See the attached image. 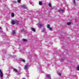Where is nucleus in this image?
Instances as JSON below:
<instances>
[{"label": "nucleus", "mask_w": 79, "mask_h": 79, "mask_svg": "<svg viewBox=\"0 0 79 79\" xmlns=\"http://www.w3.org/2000/svg\"><path fill=\"white\" fill-rule=\"evenodd\" d=\"M24 69H29V66L27 64L25 65L24 67Z\"/></svg>", "instance_id": "1"}, {"label": "nucleus", "mask_w": 79, "mask_h": 79, "mask_svg": "<svg viewBox=\"0 0 79 79\" xmlns=\"http://www.w3.org/2000/svg\"><path fill=\"white\" fill-rule=\"evenodd\" d=\"M47 28H48V29H49V31H52V28L51 27H50V25L48 24L47 25Z\"/></svg>", "instance_id": "2"}, {"label": "nucleus", "mask_w": 79, "mask_h": 79, "mask_svg": "<svg viewBox=\"0 0 79 79\" xmlns=\"http://www.w3.org/2000/svg\"><path fill=\"white\" fill-rule=\"evenodd\" d=\"M16 31L15 30H13L11 33L12 35H16Z\"/></svg>", "instance_id": "3"}, {"label": "nucleus", "mask_w": 79, "mask_h": 79, "mask_svg": "<svg viewBox=\"0 0 79 79\" xmlns=\"http://www.w3.org/2000/svg\"><path fill=\"white\" fill-rule=\"evenodd\" d=\"M44 26V24H42L41 23H39L38 24V27H42V26Z\"/></svg>", "instance_id": "4"}, {"label": "nucleus", "mask_w": 79, "mask_h": 79, "mask_svg": "<svg viewBox=\"0 0 79 79\" xmlns=\"http://www.w3.org/2000/svg\"><path fill=\"white\" fill-rule=\"evenodd\" d=\"M21 8H27V7L25 5H21Z\"/></svg>", "instance_id": "5"}, {"label": "nucleus", "mask_w": 79, "mask_h": 79, "mask_svg": "<svg viewBox=\"0 0 79 79\" xmlns=\"http://www.w3.org/2000/svg\"><path fill=\"white\" fill-rule=\"evenodd\" d=\"M3 76V74L2 73V70L0 69V77H2Z\"/></svg>", "instance_id": "6"}, {"label": "nucleus", "mask_w": 79, "mask_h": 79, "mask_svg": "<svg viewBox=\"0 0 79 79\" xmlns=\"http://www.w3.org/2000/svg\"><path fill=\"white\" fill-rule=\"evenodd\" d=\"M51 76V75H50V74H47L46 75V77H47L49 79H51V77H50Z\"/></svg>", "instance_id": "7"}, {"label": "nucleus", "mask_w": 79, "mask_h": 79, "mask_svg": "<svg viewBox=\"0 0 79 79\" xmlns=\"http://www.w3.org/2000/svg\"><path fill=\"white\" fill-rule=\"evenodd\" d=\"M11 24L12 25L15 24V21L14 20H12L11 21Z\"/></svg>", "instance_id": "8"}, {"label": "nucleus", "mask_w": 79, "mask_h": 79, "mask_svg": "<svg viewBox=\"0 0 79 79\" xmlns=\"http://www.w3.org/2000/svg\"><path fill=\"white\" fill-rule=\"evenodd\" d=\"M31 30H32V31L34 32H35V28H31Z\"/></svg>", "instance_id": "9"}, {"label": "nucleus", "mask_w": 79, "mask_h": 79, "mask_svg": "<svg viewBox=\"0 0 79 79\" xmlns=\"http://www.w3.org/2000/svg\"><path fill=\"white\" fill-rule=\"evenodd\" d=\"M20 60L23 62V63H25V60H24V59H21Z\"/></svg>", "instance_id": "10"}, {"label": "nucleus", "mask_w": 79, "mask_h": 79, "mask_svg": "<svg viewBox=\"0 0 79 79\" xmlns=\"http://www.w3.org/2000/svg\"><path fill=\"white\" fill-rule=\"evenodd\" d=\"M22 41H23V42H27V40H26L25 39H22Z\"/></svg>", "instance_id": "11"}, {"label": "nucleus", "mask_w": 79, "mask_h": 79, "mask_svg": "<svg viewBox=\"0 0 79 79\" xmlns=\"http://www.w3.org/2000/svg\"><path fill=\"white\" fill-rule=\"evenodd\" d=\"M11 16H12V18H13V17H14V16H15V14H14V13H11Z\"/></svg>", "instance_id": "12"}, {"label": "nucleus", "mask_w": 79, "mask_h": 79, "mask_svg": "<svg viewBox=\"0 0 79 79\" xmlns=\"http://www.w3.org/2000/svg\"><path fill=\"white\" fill-rule=\"evenodd\" d=\"M19 23V22L18 21H15V24H18Z\"/></svg>", "instance_id": "13"}, {"label": "nucleus", "mask_w": 79, "mask_h": 79, "mask_svg": "<svg viewBox=\"0 0 79 79\" xmlns=\"http://www.w3.org/2000/svg\"><path fill=\"white\" fill-rule=\"evenodd\" d=\"M14 71L15 73H18V70L16 69H14Z\"/></svg>", "instance_id": "14"}, {"label": "nucleus", "mask_w": 79, "mask_h": 79, "mask_svg": "<svg viewBox=\"0 0 79 79\" xmlns=\"http://www.w3.org/2000/svg\"><path fill=\"white\" fill-rule=\"evenodd\" d=\"M64 11V10H60L58 11V12H59L60 13H63Z\"/></svg>", "instance_id": "15"}, {"label": "nucleus", "mask_w": 79, "mask_h": 79, "mask_svg": "<svg viewBox=\"0 0 79 79\" xmlns=\"http://www.w3.org/2000/svg\"><path fill=\"white\" fill-rule=\"evenodd\" d=\"M39 5H42V2H41L40 1L39 2Z\"/></svg>", "instance_id": "16"}, {"label": "nucleus", "mask_w": 79, "mask_h": 79, "mask_svg": "<svg viewBox=\"0 0 79 79\" xmlns=\"http://www.w3.org/2000/svg\"><path fill=\"white\" fill-rule=\"evenodd\" d=\"M71 22H68L67 23V25H71Z\"/></svg>", "instance_id": "17"}, {"label": "nucleus", "mask_w": 79, "mask_h": 79, "mask_svg": "<svg viewBox=\"0 0 79 79\" xmlns=\"http://www.w3.org/2000/svg\"><path fill=\"white\" fill-rule=\"evenodd\" d=\"M77 69L78 70V71H79V66H78L77 68Z\"/></svg>", "instance_id": "18"}, {"label": "nucleus", "mask_w": 79, "mask_h": 79, "mask_svg": "<svg viewBox=\"0 0 79 79\" xmlns=\"http://www.w3.org/2000/svg\"><path fill=\"white\" fill-rule=\"evenodd\" d=\"M74 1H73V4L74 5H76V2H75V0H73Z\"/></svg>", "instance_id": "19"}, {"label": "nucleus", "mask_w": 79, "mask_h": 79, "mask_svg": "<svg viewBox=\"0 0 79 79\" xmlns=\"http://www.w3.org/2000/svg\"><path fill=\"white\" fill-rule=\"evenodd\" d=\"M17 1L18 3H20L21 2V0H17Z\"/></svg>", "instance_id": "20"}, {"label": "nucleus", "mask_w": 79, "mask_h": 79, "mask_svg": "<svg viewBox=\"0 0 79 79\" xmlns=\"http://www.w3.org/2000/svg\"><path fill=\"white\" fill-rule=\"evenodd\" d=\"M49 6L51 7L52 8H52V6H51V3H49Z\"/></svg>", "instance_id": "21"}, {"label": "nucleus", "mask_w": 79, "mask_h": 79, "mask_svg": "<svg viewBox=\"0 0 79 79\" xmlns=\"http://www.w3.org/2000/svg\"><path fill=\"white\" fill-rule=\"evenodd\" d=\"M58 75H59V76H60L61 75V73H58Z\"/></svg>", "instance_id": "22"}, {"label": "nucleus", "mask_w": 79, "mask_h": 79, "mask_svg": "<svg viewBox=\"0 0 79 79\" xmlns=\"http://www.w3.org/2000/svg\"><path fill=\"white\" fill-rule=\"evenodd\" d=\"M21 32H24V30H21Z\"/></svg>", "instance_id": "23"}, {"label": "nucleus", "mask_w": 79, "mask_h": 79, "mask_svg": "<svg viewBox=\"0 0 79 79\" xmlns=\"http://www.w3.org/2000/svg\"><path fill=\"white\" fill-rule=\"evenodd\" d=\"M9 78V76L7 75V79H8Z\"/></svg>", "instance_id": "24"}, {"label": "nucleus", "mask_w": 79, "mask_h": 79, "mask_svg": "<svg viewBox=\"0 0 79 79\" xmlns=\"http://www.w3.org/2000/svg\"><path fill=\"white\" fill-rule=\"evenodd\" d=\"M2 29V27H0V29Z\"/></svg>", "instance_id": "25"}, {"label": "nucleus", "mask_w": 79, "mask_h": 79, "mask_svg": "<svg viewBox=\"0 0 79 79\" xmlns=\"http://www.w3.org/2000/svg\"><path fill=\"white\" fill-rule=\"evenodd\" d=\"M15 3H16V1L15 2Z\"/></svg>", "instance_id": "26"}, {"label": "nucleus", "mask_w": 79, "mask_h": 79, "mask_svg": "<svg viewBox=\"0 0 79 79\" xmlns=\"http://www.w3.org/2000/svg\"><path fill=\"white\" fill-rule=\"evenodd\" d=\"M60 61H61V60H60Z\"/></svg>", "instance_id": "27"}]
</instances>
